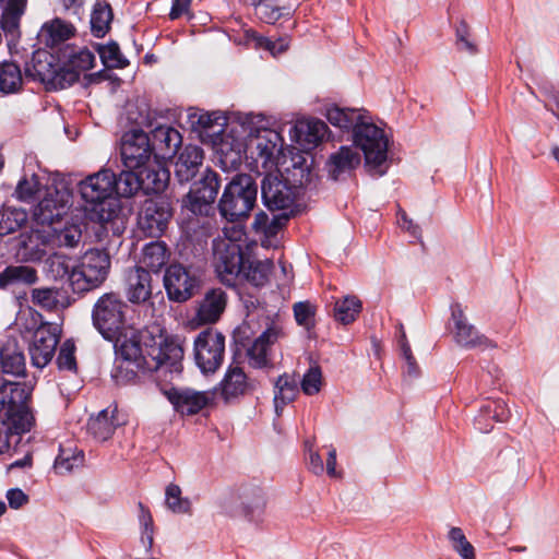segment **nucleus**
I'll use <instances>...</instances> for the list:
<instances>
[{
	"label": "nucleus",
	"mask_w": 559,
	"mask_h": 559,
	"mask_svg": "<svg viewBox=\"0 0 559 559\" xmlns=\"http://www.w3.org/2000/svg\"><path fill=\"white\" fill-rule=\"evenodd\" d=\"M124 424L117 407H108L92 416L87 421V432L97 441L108 440L115 430Z\"/></svg>",
	"instance_id": "nucleus-23"
},
{
	"label": "nucleus",
	"mask_w": 559,
	"mask_h": 559,
	"mask_svg": "<svg viewBox=\"0 0 559 559\" xmlns=\"http://www.w3.org/2000/svg\"><path fill=\"white\" fill-rule=\"evenodd\" d=\"M257 17L267 24H274L280 19L290 16L294 4L290 0H251Z\"/></svg>",
	"instance_id": "nucleus-28"
},
{
	"label": "nucleus",
	"mask_w": 559,
	"mask_h": 559,
	"mask_svg": "<svg viewBox=\"0 0 559 559\" xmlns=\"http://www.w3.org/2000/svg\"><path fill=\"white\" fill-rule=\"evenodd\" d=\"M456 47L461 51L475 53L477 51L476 45L471 40L469 27L461 21L455 28Z\"/></svg>",
	"instance_id": "nucleus-64"
},
{
	"label": "nucleus",
	"mask_w": 559,
	"mask_h": 559,
	"mask_svg": "<svg viewBox=\"0 0 559 559\" xmlns=\"http://www.w3.org/2000/svg\"><path fill=\"white\" fill-rule=\"evenodd\" d=\"M152 277L144 267H135L128 275L127 296L129 301L141 304L152 296Z\"/></svg>",
	"instance_id": "nucleus-30"
},
{
	"label": "nucleus",
	"mask_w": 559,
	"mask_h": 559,
	"mask_svg": "<svg viewBox=\"0 0 559 559\" xmlns=\"http://www.w3.org/2000/svg\"><path fill=\"white\" fill-rule=\"evenodd\" d=\"M52 79L50 82L51 88L55 90H63L71 85H73L80 79V74L71 68L68 63L63 62L62 67L56 68L55 73L52 74Z\"/></svg>",
	"instance_id": "nucleus-56"
},
{
	"label": "nucleus",
	"mask_w": 559,
	"mask_h": 559,
	"mask_svg": "<svg viewBox=\"0 0 559 559\" xmlns=\"http://www.w3.org/2000/svg\"><path fill=\"white\" fill-rule=\"evenodd\" d=\"M258 187L248 174H237L226 185L218 202L221 215L229 222L248 218L257 203Z\"/></svg>",
	"instance_id": "nucleus-3"
},
{
	"label": "nucleus",
	"mask_w": 559,
	"mask_h": 559,
	"mask_svg": "<svg viewBox=\"0 0 559 559\" xmlns=\"http://www.w3.org/2000/svg\"><path fill=\"white\" fill-rule=\"evenodd\" d=\"M98 53L103 63L107 68H122L127 64V61L122 58L118 44L110 43L105 46H100Z\"/></svg>",
	"instance_id": "nucleus-59"
},
{
	"label": "nucleus",
	"mask_w": 559,
	"mask_h": 559,
	"mask_svg": "<svg viewBox=\"0 0 559 559\" xmlns=\"http://www.w3.org/2000/svg\"><path fill=\"white\" fill-rule=\"evenodd\" d=\"M248 153L246 143L224 136L216 148L217 162L224 171L237 170L242 164L243 154Z\"/></svg>",
	"instance_id": "nucleus-26"
},
{
	"label": "nucleus",
	"mask_w": 559,
	"mask_h": 559,
	"mask_svg": "<svg viewBox=\"0 0 559 559\" xmlns=\"http://www.w3.org/2000/svg\"><path fill=\"white\" fill-rule=\"evenodd\" d=\"M165 395L177 413L182 416H192L209 406L213 402L215 393L171 388L165 391Z\"/></svg>",
	"instance_id": "nucleus-19"
},
{
	"label": "nucleus",
	"mask_w": 559,
	"mask_h": 559,
	"mask_svg": "<svg viewBox=\"0 0 559 559\" xmlns=\"http://www.w3.org/2000/svg\"><path fill=\"white\" fill-rule=\"evenodd\" d=\"M115 173L102 169L90 175L79 185L82 199L90 205L91 217L99 223H108L118 214L117 200L112 199Z\"/></svg>",
	"instance_id": "nucleus-1"
},
{
	"label": "nucleus",
	"mask_w": 559,
	"mask_h": 559,
	"mask_svg": "<svg viewBox=\"0 0 559 559\" xmlns=\"http://www.w3.org/2000/svg\"><path fill=\"white\" fill-rule=\"evenodd\" d=\"M213 250L217 277L226 286H236L247 263L241 245L230 239H221L214 241Z\"/></svg>",
	"instance_id": "nucleus-8"
},
{
	"label": "nucleus",
	"mask_w": 559,
	"mask_h": 559,
	"mask_svg": "<svg viewBox=\"0 0 559 559\" xmlns=\"http://www.w3.org/2000/svg\"><path fill=\"white\" fill-rule=\"evenodd\" d=\"M0 368L3 373L14 377L26 374V358L16 340H8L0 346Z\"/></svg>",
	"instance_id": "nucleus-24"
},
{
	"label": "nucleus",
	"mask_w": 559,
	"mask_h": 559,
	"mask_svg": "<svg viewBox=\"0 0 559 559\" xmlns=\"http://www.w3.org/2000/svg\"><path fill=\"white\" fill-rule=\"evenodd\" d=\"M356 148L365 156V167L374 177L383 176L388 170L389 139L383 129L376 126L369 116L358 123L353 133Z\"/></svg>",
	"instance_id": "nucleus-2"
},
{
	"label": "nucleus",
	"mask_w": 559,
	"mask_h": 559,
	"mask_svg": "<svg viewBox=\"0 0 559 559\" xmlns=\"http://www.w3.org/2000/svg\"><path fill=\"white\" fill-rule=\"evenodd\" d=\"M449 539L453 549L463 559H475V550L473 545L466 539L463 531L460 527H452L449 532Z\"/></svg>",
	"instance_id": "nucleus-57"
},
{
	"label": "nucleus",
	"mask_w": 559,
	"mask_h": 559,
	"mask_svg": "<svg viewBox=\"0 0 559 559\" xmlns=\"http://www.w3.org/2000/svg\"><path fill=\"white\" fill-rule=\"evenodd\" d=\"M299 392L298 382L294 376L282 374L274 384V408L277 416H281L284 407L295 401Z\"/></svg>",
	"instance_id": "nucleus-36"
},
{
	"label": "nucleus",
	"mask_w": 559,
	"mask_h": 559,
	"mask_svg": "<svg viewBox=\"0 0 559 559\" xmlns=\"http://www.w3.org/2000/svg\"><path fill=\"white\" fill-rule=\"evenodd\" d=\"M139 507L141 510L140 523L142 525L141 542L144 545L145 550L148 552L151 551L154 542L153 519L150 511L145 509L142 503H140Z\"/></svg>",
	"instance_id": "nucleus-62"
},
{
	"label": "nucleus",
	"mask_w": 559,
	"mask_h": 559,
	"mask_svg": "<svg viewBox=\"0 0 559 559\" xmlns=\"http://www.w3.org/2000/svg\"><path fill=\"white\" fill-rule=\"evenodd\" d=\"M60 340V329L56 324L41 323L33 333L28 346L31 362L38 369L45 368L53 358Z\"/></svg>",
	"instance_id": "nucleus-13"
},
{
	"label": "nucleus",
	"mask_w": 559,
	"mask_h": 559,
	"mask_svg": "<svg viewBox=\"0 0 559 559\" xmlns=\"http://www.w3.org/2000/svg\"><path fill=\"white\" fill-rule=\"evenodd\" d=\"M360 163L361 156L358 150L352 145H343L337 151L331 153L324 169L329 179L346 181L352 178Z\"/></svg>",
	"instance_id": "nucleus-20"
},
{
	"label": "nucleus",
	"mask_w": 559,
	"mask_h": 559,
	"mask_svg": "<svg viewBox=\"0 0 559 559\" xmlns=\"http://www.w3.org/2000/svg\"><path fill=\"white\" fill-rule=\"evenodd\" d=\"M56 68L52 55L47 51H37L33 55L31 67L26 68V75L49 85Z\"/></svg>",
	"instance_id": "nucleus-41"
},
{
	"label": "nucleus",
	"mask_w": 559,
	"mask_h": 559,
	"mask_svg": "<svg viewBox=\"0 0 559 559\" xmlns=\"http://www.w3.org/2000/svg\"><path fill=\"white\" fill-rule=\"evenodd\" d=\"M255 389V380L250 379L241 367L230 365L213 393L219 394L225 403H233Z\"/></svg>",
	"instance_id": "nucleus-18"
},
{
	"label": "nucleus",
	"mask_w": 559,
	"mask_h": 559,
	"mask_svg": "<svg viewBox=\"0 0 559 559\" xmlns=\"http://www.w3.org/2000/svg\"><path fill=\"white\" fill-rule=\"evenodd\" d=\"M31 301L46 311H57L69 306V298L57 287L34 288L31 292Z\"/></svg>",
	"instance_id": "nucleus-35"
},
{
	"label": "nucleus",
	"mask_w": 559,
	"mask_h": 559,
	"mask_svg": "<svg viewBox=\"0 0 559 559\" xmlns=\"http://www.w3.org/2000/svg\"><path fill=\"white\" fill-rule=\"evenodd\" d=\"M166 504L174 513H190L191 510L190 500L181 497V489L175 484H170L166 488Z\"/></svg>",
	"instance_id": "nucleus-55"
},
{
	"label": "nucleus",
	"mask_w": 559,
	"mask_h": 559,
	"mask_svg": "<svg viewBox=\"0 0 559 559\" xmlns=\"http://www.w3.org/2000/svg\"><path fill=\"white\" fill-rule=\"evenodd\" d=\"M203 150L197 145H188L180 153L175 164V177L180 183L192 180L203 162Z\"/></svg>",
	"instance_id": "nucleus-25"
},
{
	"label": "nucleus",
	"mask_w": 559,
	"mask_h": 559,
	"mask_svg": "<svg viewBox=\"0 0 559 559\" xmlns=\"http://www.w3.org/2000/svg\"><path fill=\"white\" fill-rule=\"evenodd\" d=\"M112 20L110 5L105 1L95 3L91 14V29L94 36L104 37L109 29Z\"/></svg>",
	"instance_id": "nucleus-49"
},
{
	"label": "nucleus",
	"mask_w": 559,
	"mask_h": 559,
	"mask_svg": "<svg viewBox=\"0 0 559 559\" xmlns=\"http://www.w3.org/2000/svg\"><path fill=\"white\" fill-rule=\"evenodd\" d=\"M194 360L203 374L215 373L225 357V336L214 330L200 332L193 342Z\"/></svg>",
	"instance_id": "nucleus-9"
},
{
	"label": "nucleus",
	"mask_w": 559,
	"mask_h": 559,
	"mask_svg": "<svg viewBox=\"0 0 559 559\" xmlns=\"http://www.w3.org/2000/svg\"><path fill=\"white\" fill-rule=\"evenodd\" d=\"M361 301L356 296H346L336 300L334 305V318L343 324L354 322L361 311Z\"/></svg>",
	"instance_id": "nucleus-51"
},
{
	"label": "nucleus",
	"mask_w": 559,
	"mask_h": 559,
	"mask_svg": "<svg viewBox=\"0 0 559 559\" xmlns=\"http://www.w3.org/2000/svg\"><path fill=\"white\" fill-rule=\"evenodd\" d=\"M84 453L72 447L61 445L55 460L53 469L57 474L66 475L83 465Z\"/></svg>",
	"instance_id": "nucleus-46"
},
{
	"label": "nucleus",
	"mask_w": 559,
	"mask_h": 559,
	"mask_svg": "<svg viewBox=\"0 0 559 559\" xmlns=\"http://www.w3.org/2000/svg\"><path fill=\"white\" fill-rule=\"evenodd\" d=\"M64 62L76 70L79 74L93 68L94 53L87 48H71L63 52Z\"/></svg>",
	"instance_id": "nucleus-52"
},
{
	"label": "nucleus",
	"mask_w": 559,
	"mask_h": 559,
	"mask_svg": "<svg viewBox=\"0 0 559 559\" xmlns=\"http://www.w3.org/2000/svg\"><path fill=\"white\" fill-rule=\"evenodd\" d=\"M82 239V231L78 225L66 226L57 234L59 246L67 248H75Z\"/></svg>",
	"instance_id": "nucleus-63"
},
{
	"label": "nucleus",
	"mask_w": 559,
	"mask_h": 559,
	"mask_svg": "<svg viewBox=\"0 0 559 559\" xmlns=\"http://www.w3.org/2000/svg\"><path fill=\"white\" fill-rule=\"evenodd\" d=\"M170 252L163 241H153L144 246L141 263L145 270L158 273L169 261Z\"/></svg>",
	"instance_id": "nucleus-38"
},
{
	"label": "nucleus",
	"mask_w": 559,
	"mask_h": 559,
	"mask_svg": "<svg viewBox=\"0 0 559 559\" xmlns=\"http://www.w3.org/2000/svg\"><path fill=\"white\" fill-rule=\"evenodd\" d=\"M192 126L210 136L224 135L227 118L221 112H202L190 117Z\"/></svg>",
	"instance_id": "nucleus-45"
},
{
	"label": "nucleus",
	"mask_w": 559,
	"mask_h": 559,
	"mask_svg": "<svg viewBox=\"0 0 559 559\" xmlns=\"http://www.w3.org/2000/svg\"><path fill=\"white\" fill-rule=\"evenodd\" d=\"M43 190V185L37 175L32 174L31 176H24L17 183L15 188V195L19 200L23 202H34L36 201Z\"/></svg>",
	"instance_id": "nucleus-53"
},
{
	"label": "nucleus",
	"mask_w": 559,
	"mask_h": 559,
	"mask_svg": "<svg viewBox=\"0 0 559 559\" xmlns=\"http://www.w3.org/2000/svg\"><path fill=\"white\" fill-rule=\"evenodd\" d=\"M76 271L72 273L71 288L74 293H86L99 287L107 278L110 269V257L106 250L91 249L86 251Z\"/></svg>",
	"instance_id": "nucleus-6"
},
{
	"label": "nucleus",
	"mask_w": 559,
	"mask_h": 559,
	"mask_svg": "<svg viewBox=\"0 0 559 559\" xmlns=\"http://www.w3.org/2000/svg\"><path fill=\"white\" fill-rule=\"evenodd\" d=\"M173 216L168 201L164 199L146 200L138 215L139 228L148 237H159L167 228Z\"/></svg>",
	"instance_id": "nucleus-15"
},
{
	"label": "nucleus",
	"mask_w": 559,
	"mask_h": 559,
	"mask_svg": "<svg viewBox=\"0 0 559 559\" xmlns=\"http://www.w3.org/2000/svg\"><path fill=\"white\" fill-rule=\"evenodd\" d=\"M150 141L154 157L166 159L177 154L182 136L178 130L165 124L152 130Z\"/></svg>",
	"instance_id": "nucleus-22"
},
{
	"label": "nucleus",
	"mask_w": 559,
	"mask_h": 559,
	"mask_svg": "<svg viewBox=\"0 0 559 559\" xmlns=\"http://www.w3.org/2000/svg\"><path fill=\"white\" fill-rule=\"evenodd\" d=\"M452 320L454 328L452 330L455 343L464 348H487L495 345L476 328L467 322L462 307L459 304L452 306Z\"/></svg>",
	"instance_id": "nucleus-21"
},
{
	"label": "nucleus",
	"mask_w": 559,
	"mask_h": 559,
	"mask_svg": "<svg viewBox=\"0 0 559 559\" xmlns=\"http://www.w3.org/2000/svg\"><path fill=\"white\" fill-rule=\"evenodd\" d=\"M283 138L272 129H257L250 131L246 148L250 158L255 164H261L264 169H272L277 165L282 153Z\"/></svg>",
	"instance_id": "nucleus-10"
},
{
	"label": "nucleus",
	"mask_w": 559,
	"mask_h": 559,
	"mask_svg": "<svg viewBox=\"0 0 559 559\" xmlns=\"http://www.w3.org/2000/svg\"><path fill=\"white\" fill-rule=\"evenodd\" d=\"M28 396L29 392L25 383L4 381L0 385V413L4 415L14 409H21Z\"/></svg>",
	"instance_id": "nucleus-31"
},
{
	"label": "nucleus",
	"mask_w": 559,
	"mask_h": 559,
	"mask_svg": "<svg viewBox=\"0 0 559 559\" xmlns=\"http://www.w3.org/2000/svg\"><path fill=\"white\" fill-rule=\"evenodd\" d=\"M28 219L23 209L7 206L0 210V236H7L20 230Z\"/></svg>",
	"instance_id": "nucleus-47"
},
{
	"label": "nucleus",
	"mask_w": 559,
	"mask_h": 559,
	"mask_svg": "<svg viewBox=\"0 0 559 559\" xmlns=\"http://www.w3.org/2000/svg\"><path fill=\"white\" fill-rule=\"evenodd\" d=\"M263 204L271 211L287 210L294 204L293 187L277 174H267L261 181Z\"/></svg>",
	"instance_id": "nucleus-16"
},
{
	"label": "nucleus",
	"mask_w": 559,
	"mask_h": 559,
	"mask_svg": "<svg viewBox=\"0 0 559 559\" xmlns=\"http://www.w3.org/2000/svg\"><path fill=\"white\" fill-rule=\"evenodd\" d=\"M128 309V304L119 294L105 293L93 306V325L104 338L112 341L124 329Z\"/></svg>",
	"instance_id": "nucleus-4"
},
{
	"label": "nucleus",
	"mask_w": 559,
	"mask_h": 559,
	"mask_svg": "<svg viewBox=\"0 0 559 559\" xmlns=\"http://www.w3.org/2000/svg\"><path fill=\"white\" fill-rule=\"evenodd\" d=\"M22 237L23 239L19 249V254L22 259L27 262L41 261L47 253L44 235L40 231L35 230Z\"/></svg>",
	"instance_id": "nucleus-43"
},
{
	"label": "nucleus",
	"mask_w": 559,
	"mask_h": 559,
	"mask_svg": "<svg viewBox=\"0 0 559 559\" xmlns=\"http://www.w3.org/2000/svg\"><path fill=\"white\" fill-rule=\"evenodd\" d=\"M183 342L178 335H160L148 346L145 357L150 372L156 371L165 377L179 376L182 371Z\"/></svg>",
	"instance_id": "nucleus-5"
},
{
	"label": "nucleus",
	"mask_w": 559,
	"mask_h": 559,
	"mask_svg": "<svg viewBox=\"0 0 559 559\" xmlns=\"http://www.w3.org/2000/svg\"><path fill=\"white\" fill-rule=\"evenodd\" d=\"M296 142L304 146H316L325 138L328 126L320 119H304L294 127Z\"/></svg>",
	"instance_id": "nucleus-32"
},
{
	"label": "nucleus",
	"mask_w": 559,
	"mask_h": 559,
	"mask_svg": "<svg viewBox=\"0 0 559 559\" xmlns=\"http://www.w3.org/2000/svg\"><path fill=\"white\" fill-rule=\"evenodd\" d=\"M296 322L307 330L314 326L316 307L309 301H299L293 306Z\"/></svg>",
	"instance_id": "nucleus-60"
},
{
	"label": "nucleus",
	"mask_w": 559,
	"mask_h": 559,
	"mask_svg": "<svg viewBox=\"0 0 559 559\" xmlns=\"http://www.w3.org/2000/svg\"><path fill=\"white\" fill-rule=\"evenodd\" d=\"M164 287L170 300L183 302L195 294L199 280L189 267L174 263L166 269Z\"/></svg>",
	"instance_id": "nucleus-14"
},
{
	"label": "nucleus",
	"mask_w": 559,
	"mask_h": 559,
	"mask_svg": "<svg viewBox=\"0 0 559 559\" xmlns=\"http://www.w3.org/2000/svg\"><path fill=\"white\" fill-rule=\"evenodd\" d=\"M64 204L60 203L49 193L36 205L34 217L41 225H52L64 215Z\"/></svg>",
	"instance_id": "nucleus-42"
},
{
	"label": "nucleus",
	"mask_w": 559,
	"mask_h": 559,
	"mask_svg": "<svg viewBox=\"0 0 559 559\" xmlns=\"http://www.w3.org/2000/svg\"><path fill=\"white\" fill-rule=\"evenodd\" d=\"M322 381L321 368L318 365H313L306 371L300 381L301 391L306 395H314L320 392Z\"/></svg>",
	"instance_id": "nucleus-58"
},
{
	"label": "nucleus",
	"mask_w": 559,
	"mask_h": 559,
	"mask_svg": "<svg viewBox=\"0 0 559 559\" xmlns=\"http://www.w3.org/2000/svg\"><path fill=\"white\" fill-rule=\"evenodd\" d=\"M150 372L147 358L135 338H124L116 345V360L111 377L117 384L134 383L140 373Z\"/></svg>",
	"instance_id": "nucleus-7"
},
{
	"label": "nucleus",
	"mask_w": 559,
	"mask_h": 559,
	"mask_svg": "<svg viewBox=\"0 0 559 559\" xmlns=\"http://www.w3.org/2000/svg\"><path fill=\"white\" fill-rule=\"evenodd\" d=\"M128 169L121 171L118 176L115 175V186L112 187V194L116 193L121 198H130L139 190H142L140 170Z\"/></svg>",
	"instance_id": "nucleus-48"
},
{
	"label": "nucleus",
	"mask_w": 559,
	"mask_h": 559,
	"mask_svg": "<svg viewBox=\"0 0 559 559\" xmlns=\"http://www.w3.org/2000/svg\"><path fill=\"white\" fill-rule=\"evenodd\" d=\"M272 267L273 263L267 259L264 261H247L241 276L254 286H264L269 281Z\"/></svg>",
	"instance_id": "nucleus-50"
},
{
	"label": "nucleus",
	"mask_w": 559,
	"mask_h": 559,
	"mask_svg": "<svg viewBox=\"0 0 559 559\" xmlns=\"http://www.w3.org/2000/svg\"><path fill=\"white\" fill-rule=\"evenodd\" d=\"M22 71L15 62H0V94L10 95L22 91Z\"/></svg>",
	"instance_id": "nucleus-44"
},
{
	"label": "nucleus",
	"mask_w": 559,
	"mask_h": 559,
	"mask_svg": "<svg viewBox=\"0 0 559 559\" xmlns=\"http://www.w3.org/2000/svg\"><path fill=\"white\" fill-rule=\"evenodd\" d=\"M328 121L335 128L343 131L355 132L358 123L368 116L364 109L343 108L337 105H328L324 110Z\"/></svg>",
	"instance_id": "nucleus-27"
},
{
	"label": "nucleus",
	"mask_w": 559,
	"mask_h": 559,
	"mask_svg": "<svg viewBox=\"0 0 559 559\" xmlns=\"http://www.w3.org/2000/svg\"><path fill=\"white\" fill-rule=\"evenodd\" d=\"M141 186L145 193L163 192L169 181V171L158 163L146 165L140 169Z\"/></svg>",
	"instance_id": "nucleus-37"
},
{
	"label": "nucleus",
	"mask_w": 559,
	"mask_h": 559,
	"mask_svg": "<svg viewBox=\"0 0 559 559\" xmlns=\"http://www.w3.org/2000/svg\"><path fill=\"white\" fill-rule=\"evenodd\" d=\"M226 293L221 288H213L206 293L198 310V318L203 323L216 322L225 310Z\"/></svg>",
	"instance_id": "nucleus-34"
},
{
	"label": "nucleus",
	"mask_w": 559,
	"mask_h": 559,
	"mask_svg": "<svg viewBox=\"0 0 559 559\" xmlns=\"http://www.w3.org/2000/svg\"><path fill=\"white\" fill-rule=\"evenodd\" d=\"M37 281V271L28 265H9L0 272L1 289H8L16 284L33 285Z\"/></svg>",
	"instance_id": "nucleus-39"
},
{
	"label": "nucleus",
	"mask_w": 559,
	"mask_h": 559,
	"mask_svg": "<svg viewBox=\"0 0 559 559\" xmlns=\"http://www.w3.org/2000/svg\"><path fill=\"white\" fill-rule=\"evenodd\" d=\"M3 416L10 421L11 429L17 435L28 432L33 427L34 417L26 404L22 405L21 409H14Z\"/></svg>",
	"instance_id": "nucleus-54"
},
{
	"label": "nucleus",
	"mask_w": 559,
	"mask_h": 559,
	"mask_svg": "<svg viewBox=\"0 0 559 559\" xmlns=\"http://www.w3.org/2000/svg\"><path fill=\"white\" fill-rule=\"evenodd\" d=\"M221 187L218 174L206 169L182 199V206L194 215H209Z\"/></svg>",
	"instance_id": "nucleus-11"
},
{
	"label": "nucleus",
	"mask_w": 559,
	"mask_h": 559,
	"mask_svg": "<svg viewBox=\"0 0 559 559\" xmlns=\"http://www.w3.org/2000/svg\"><path fill=\"white\" fill-rule=\"evenodd\" d=\"M74 352L75 345L72 340H67L62 343L57 357V365L59 369L69 371L76 370V360Z\"/></svg>",
	"instance_id": "nucleus-61"
},
{
	"label": "nucleus",
	"mask_w": 559,
	"mask_h": 559,
	"mask_svg": "<svg viewBox=\"0 0 559 559\" xmlns=\"http://www.w3.org/2000/svg\"><path fill=\"white\" fill-rule=\"evenodd\" d=\"M120 154L128 169H142L153 155L150 136L142 130L126 132L121 139Z\"/></svg>",
	"instance_id": "nucleus-12"
},
{
	"label": "nucleus",
	"mask_w": 559,
	"mask_h": 559,
	"mask_svg": "<svg viewBox=\"0 0 559 559\" xmlns=\"http://www.w3.org/2000/svg\"><path fill=\"white\" fill-rule=\"evenodd\" d=\"M4 2L1 14V28L9 41L20 36V21L24 14L27 0H0Z\"/></svg>",
	"instance_id": "nucleus-29"
},
{
	"label": "nucleus",
	"mask_w": 559,
	"mask_h": 559,
	"mask_svg": "<svg viewBox=\"0 0 559 559\" xmlns=\"http://www.w3.org/2000/svg\"><path fill=\"white\" fill-rule=\"evenodd\" d=\"M74 26L59 17L46 22L40 29V37L49 47L68 40L74 35Z\"/></svg>",
	"instance_id": "nucleus-40"
},
{
	"label": "nucleus",
	"mask_w": 559,
	"mask_h": 559,
	"mask_svg": "<svg viewBox=\"0 0 559 559\" xmlns=\"http://www.w3.org/2000/svg\"><path fill=\"white\" fill-rule=\"evenodd\" d=\"M74 271H76V266L72 258L59 252L50 254L44 263V272L47 278L55 282L67 281L70 286Z\"/></svg>",
	"instance_id": "nucleus-33"
},
{
	"label": "nucleus",
	"mask_w": 559,
	"mask_h": 559,
	"mask_svg": "<svg viewBox=\"0 0 559 559\" xmlns=\"http://www.w3.org/2000/svg\"><path fill=\"white\" fill-rule=\"evenodd\" d=\"M283 336L282 323L273 320L247 349L249 365L255 369L270 367L272 365L269 358L271 347Z\"/></svg>",
	"instance_id": "nucleus-17"
}]
</instances>
